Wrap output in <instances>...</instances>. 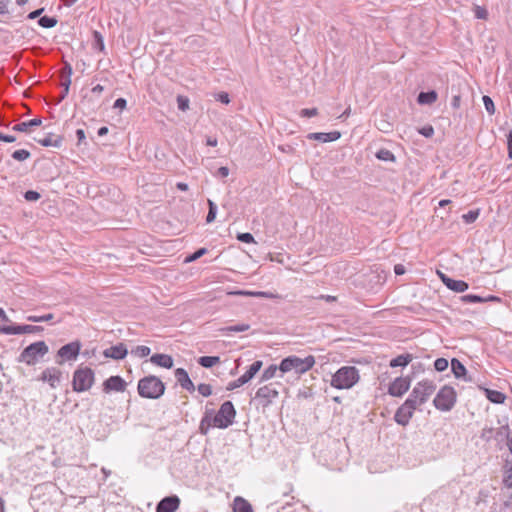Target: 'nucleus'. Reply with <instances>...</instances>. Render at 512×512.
I'll use <instances>...</instances> for the list:
<instances>
[{"label": "nucleus", "mask_w": 512, "mask_h": 512, "mask_svg": "<svg viewBox=\"0 0 512 512\" xmlns=\"http://www.w3.org/2000/svg\"><path fill=\"white\" fill-rule=\"evenodd\" d=\"M360 380L359 370L354 366H342L331 377L330 385L333 388L351 389Z\"/></svg>", "instance_id": "nucleus-2"}, {"label": "nucleus", "mask_w": 512, "mask_h": 512, "mask_svg": "<svg viewBox=\"0 0 512 512\" xmlns=\"http://www.w3.org/2000/svg\"><path fill=\"white\" fill-rule=\"evenodd\" d=\"M48 350V346L44 341L32 343L21 352L19 361L27 365H34L48 353Z\"/></svg>", "instance_id": "nucleus-5"}, {"label": "nucleus", "mask_w": 512, "mask_h": 512, "mask_svg": "<svg viewBox=\"0 0 512 512\" xmlns=\"http://www.w3.org/2000/svg\"><path fill=\"white\" fill-rule=\"evenodd\" d=\"M451 369L456 378L465 377L467 372L465 366L456 358L451 360Z\"/></svg>", "instance_id": "nucleus-28"}, {"label": "nucleus", "mask_w": 512, "mask_h": 512, "mask_svg": "<svg viewBox=\"0 0 512 512\" xmlns=\"http://www.w3.org/2000/svg\"><path fill=\"white\" fill-rule=\"evenodd\" d=\"M137 390L143 398L158 399L165 392V384L160 378L149 375L139 380Z\"/></svg>", "instance_id": "nucleus-3"}, {"label": "nucleus", "mask_w": 512, "mask_h": 512, "mask_svg": "<svg viewBox=\"0 0 512 512\" xmlns=\"http://www.w3.org/2000/svg\"><path fill=\"white\" fill-rule=\"evenodd\" d=\"M233 512H254L251 504L244 498L237 496L233 501Z\"/></svg>", "instance_id": "nucleus-24"}, {"label": "nucleus", "mask_w": 512, "mask_h": 512, "mask_svg": "<svg viewBox=\"0 0 512 512\" xmlns=\"http://www.w3.org/2000/svg\"><path fill=\"white\" fill-rule=\"evenodd\" d=\"M198 363L204 368H211L220 363V358L218 356H202L198 359Z\"/></svg>", "instance_id": "nucleus-32"}, {"label": "nucleus", "mask_w": 512, "mask_h": 512, "mask_svg": "<svg viewBox=\"0 0 512 512\" xmlns=\"http://www.w3.org/2000/svg\"><path fill=\"white\" fill-rule=\"evenodd\" d=\"M436 384L432 380H422L418 382L412 389L408 399H411L416 407L427 402L429 397L435 392Z\"/></svg>", "instance_id": "nucleus-4"}, {"label": "nucleus", "mask_w": 512, "mask_h": 512, "mask_svg": "<svg viewBox=\"0 0 512 512\" xmlns=\"http://www.w3.org/2000/svg\"><path fill=\"white\" fill-rule=\"evenodd\" d=\"M61 371L56 367L46 368L42 374L40 379L44 382H47L51 388H56L61 379Z\"/></svg>", "instance_id": "nucleus-16"}, {"label": "nucleus", "mask_w": 512, "mask_h": 512, "mask_svg": "<svg viewBox=\"0 0 512 512\" xmlns=\"http://www.w3.org/2000/svg\"><path fill=\"white\" fill-rule=\"evenodd\" d=\"M126 382L120 376H111L103 383V391L109 393L111 391L124 392L126 389Z\"/></svg>", "instance_id": "nucleus-14"}, {"label": "nucleus", "mask_w": 512, "mask_h": 512, "mask_svg": "<svg viewBox=\"0 0 512 512\" xmlns=\"http://www.w3.org/2000/svg\"><path fill=\"white\" fill-rule=\"evenodd\" d=\"M42 120L40 118H34L29 121L20 122L12 127L13 131L18 132H29L31 128L40 126Z\"/></svg>", "instance_id": "nucleus-22"}, {"label": "nucleus", "mask_w": 512, "mask_h": 512, "mask_svg": "<svg viewBox=\"0 0 512 512\" xmlns=\"http://www.w3.org/2000/svg\"><path fill=\"white\" fill-rule=\"evenodd\" d=\"M457 400V394L453 387L445 385L436 394L433 404L436 409L447 412L450 411Z\"/></svg>", "instance_id": "nucleus-6"}, {"label": "nucleus", "mask_w": 512, "mask_h": 512, "mask_svg": "<svg viewBox=\"0 0 512 512\" xmlns=\"http://www.w3.org/2000/svg\"><path fill=\"white\" fill-rule=\"evenodd\" d=\"M376 157L379 160H383V161H394L395 160L394 154L388 149H380L376 153Z\"/></svg>", "instance_id": "nucleus-35"}, {"label": "nucleus", "mask_w": 512, "mask_h": 512, "mask_svg": "<svg viewBox=\"0 0 512 512\" xmlns=\"http://www.w3.org/2000/svg\"><path fill=\"white\" fill-rule=\"evenodd\" d=\"M216 99L223 104H229V102H230L229 95L225 92L219 93L217 95Z\"/></svg>", "instance_id": "nucleus-59"}, {"label": "nucleus", "mask_w": 512, "mask_h": 512, "mask_svg": "<svg viewBox=\"0 0 512 512\" xmlns=\"http://www.w3.org/2000/svg\"><path fill=\"white\" fill-rule=\"evenodd\" d=\"M81 349V344L78 341L70 342L64 346H62L58 352L57 356L61 358L57 363L62 364L64 360H74L79 355Z\"/></svg>", "instance_id": "nucleus-12"}, {"label": "nucleus", "mask_w": 512, "mask_h": 512, "mask_svg": "<svg viewBox=\"0 0 512 512\" xmlns=\"http://www.w3.org/2000/svg\"><path fill=\"white\" fill-rule=\"evenodd\" d=\"M249 328H250V326L248 324H237V325L228 326V327L224 328L223 330L226 332L238 333V332L247 331Z\"/></svg>", "instance_id": "nucleus-41"}, {"label": "nucleus", "mask_w": 512, "mask_h": 512, "mask_svg": "<svg viewBox=\"0 0 512 512\" xmlns=\"http://www.w3.org/2000/svg\"><path fill=\"white\" fill-rule=\"evenodd\" d=\"M43 331V327L35 325H5L0 326V333L6 335L36 334Z\"/></svg>", "instance_id": "nucleus-11"}, {"label": "nucleus", "mask_w": 512, "mask_h": 512, "mask_svg": "<svg viewBox=\"0 0 512 512\" xmlns=\"http://www.w3.org/2000/svg\"><path fill=\"white\" fill-rule=\"evenodd\" d=\"M236 416V410L231 401H225L219 411L213 417L214 427L225 429L233 424Z\"/></svg>", "instance_id": "nucleus-8"}, {"label": "nucleus", "mask_w": 512, "mask_h": 512, "mask_svg": "<svg viewBox=\"0 0 512 512\" xmlns=\"http://www.w3.org/2000/svg\"><path fill=\"white\" fill-rule=\"evenodd\" d=\"M54 318V315L52 313H48L42 316H36V315H29L27 316V320L29 322H48L51 321Z\"/></svg>", "instance_id": "nucleus-36"}, {"label": "nucleus", "mask_w": 512, "mask_h": 512, "mask_svg": "<svg viewBox=\"0 0 512 512\" xmlns=\"http://www.w3.org/2000/svg\"><path fill=\"white\" fill-rule=\"evenodd\" d=\"M180 505V499L176 495L164 497L156 506V512H175Z\"/></svg>", "instance_id": "nucleus-15"}, {"label": "nucleus", "mask_w": 512, "mask_h": 512, "mask_svg": "<svg viewBox=\"0 0 512 512\" xmlns=\"http://www.w3.org/2000/svg\"><path fill=\"white\" fill-rule=\"evenodd\" d=\"M460 102H461V97L460 95H455L453 98H452V102H451V105L453 108L457 109L459 108L460 106Z\"/></svg>", "instance_id": "nucleus-64"}, {"label": "nucleus", "mask_w": 512, "mask_h": 512, "mask_svg": "<svg viewBox=\"0 0 512 512\" xmlns=\"http://www.w3.org/2000/svg\"><path fill=\"white\" fill-rule=\"evenodd\" d=\"M444 284L450 290H452L454 292H458V293L466 291L469 287L468 283H466L465 281L455 280L452 278L444 279Z\"/></svg>", "instance_id": "nucleus-21"}, {"label": "nucleus", "mask_w": 512, "mask_h": 512, "mask_svg": "<svg viewBox=\"0 0 512 512\" xmlns=\"http://www.w3.org/2000/svg\"><path fill=\"white\" fill-rule=\"evenodd\" d=\"M416 409L417 407L413 404L412 400L407 398L396 410L394 415L395 422L401 426H407Z\"/></svg>", "instance_id": "nucleus-10"}, {"label": "nucleus", "mask_w": 512, "mask_h": 512, "mask_svg": "<svg viewBox=\"0 0 512 512\" xmlns=\"http://www.w3.org/2000/svg\"><path fill=\"white\" fill-rule=\"evenodd\" d=\"M488 16V12L485 8L483 7H480V6H476L475 7V17L477 19H486Z\"/></svg>", "instance_id": "nucleus-53"}, {"label": "nucleus", "mask_w": 512, "mask_h": 512, "mask_svg": "<svg viewBox=\"0 0 512 512\" xmlns=\"http://www.w3.org/2000/svg\"><path fill=\"white\" fill-rule=\"evenodd\" d=\"M278 372H280V365L271 364L262 372L260 381H268L276 377Z\"/></svg>", "instance_id": "nucleus-30"}, {"label": "nucleus", "mask_w": 512, "mask_h": 512, "mask_svg": "<svg viewBox=\"0 0 512 512\" xmlns=\"http://www.w3.org/2000/svg\"><path fill=\"white\" fill-rule=\"evenodd\" d=\"M175 378L183 389L189 392H193L195 390V386L185 369L177 368L175 370Z\"/></svg>", "instance_id": "nucleus-18"}, {"label": "nucleus", "mask_w": 512, "mask_h": 512, "mask_svg": "<svg viewBox=\"0 0 512 512\" xmlns=\"http://www.w3.org/2000/svg\"><path fill=\"white\" fill-rule=\"evenodd\" d=\"M503 483L507 488H512V463L506 465Z\"/></svg>", "instance_id": "nucleus-38"}, {"label": "nucleus", "mask_w": 512, "mask_h": 512, "mask_svg": "<svg viewBox=\"0 0 512 512\" xmlns=\"http://www.w3.org/2000/svg\"><path fill=\"white\" fill-rule=\"evenodd\" d=\"M409 377H397L388 387V393L394 397L403 396L410 388Z\"/></svg>", "instance_id": "nucleus-13"}, {"label": "nucleus", "mask_w": 512, "mask_h": 512, "mask_svg": "<svg viewBox=\"0 0 512 512\" xmlns=\"http://www.w3.org/2000/svg\"><path fill=\"white\" fill-rule=\"evenodd\" d=\"M315 365V357L308 355L305 358H300L296 355L288 356L280 362V376L285 373L294 372L297 375H302L313 368Z\"/></svg>", "instance_id": "nucleus-1"}, {"label": "nucleus", "mask_w": 512, "mask_h": 512, "mask_svg": "<svg viewBox=\"0 0 512 512\" xmlns=\"http://www.w3.org/2000/svg\"><path fill=\"white\" fill-rule=\"evenodd\" d=\"M434 368L438 372H443L448 368V360L445 358H438L434 362Z\"/></svg>", "instance_id": "nucleus-43"}, {"label": "nucleus", "mask_w": 512, "mask_h": 512, "mask_svg": "<svg viewBox=\"0 0 512 512\" xmlns=\"http://www.w3.org/2000/svg\"><path fill=\"white\" fill-rule=\"evenodd\" d=\"M94 372L88 367H80L74 371L72 387L75 392L88 391L94 384Z\"/></svg>", "instance_id": "nucleus-7"}, {"label": "nucleus", "mask_w": 512, "mask_h": 512, "mask_svg": "<svg viewBox=\"0 0 512 512\" xmlns=\"http://www.w3.org/2000/svg\"><path fill=\"white\" fill-rule=\"evenodd\" d=\"M247 382L245 380H243V377L240 376L238 379L230 382L227 386V390H234L236 388H239L241 387L242 385L246 384Z\"/></svg>", "instance_id": "nucleus-49"}, {"label": "nucleus", "mask_w": 512, "mask_h": 512, "mask_svg": "<svg viewBox=\"0 0 512 512\" xmlns=\"http://www.w3.org/2000/svg\"><path fill=\"white\" fill-rule=\"evenodd\" d=\"M412 360H413L412 354H410V353L401 354V355H398L397 357L393 358L390 361L389 366L392 368L406 367Z\"/></svg>", "instance_id": "nucleus-26"}, {"label": "nucleus", "mask_w": 512, "mask_h": 512, "mask_svg": "<svg viewBox=\"0 0 512 512\" xmlns=\"http://www.w3.org/2000/svg\"><path fill=\"white\" fill-rule=\"evenodd\" d=\"M151 352V349L148 346L139 345L131 350V354L140 358H144L148 356Z\"/></svg>", "instance_id": "nucleus-33"}, {"label": "nucleus", "mask_w": 512, "mask_h": 512, "mask_svg": "<svg viewBox=\"0 0 512 512\" xmlns=\"http://www.w3.org/2000/svg\"><path fill=\"white\" fill-rule=\"evenodd\" d=\"M262 366L263 362L261 360L254 361L242 375L243 380L248 383L261 370Z\"/></svg>", "instance_id": "nucleus-27"}, {"label": "nucleus", "mask_w": 512, "mask_h": 512, "mask_svg": "<svg viewBox=\"0 0 512 512\" xmlns=\"http://www.w3.org/2000/svg\"><path fill=\"white\" fill-rule=\"evenodd\" d=\"M237 239L244 243L254 242V237L251 233H240L238 234Z\"/></svg>", "instance_id": "nucleus-54"}, {"label": "nucleus", "mask_w": 512, "mask_h": 512, "mask_svg": "<svg viewBox=\"0 0 512 512\" xmlns=\"http://www.w3.org/2000/svg\"><path fill=\"white\" fill-rule=\"evenodd\" d=\"M405 271V267L402 264H397L394 266V272L396 275H403Z\"/></svg>", "instance_id": "nucleus-63"}, {"label": "nucleus", "mask_w": 512, "mask_h": 512, "mask_svg": "<svg viewBox=\"0 0 512 512\" xmlns=\"http://www.w3.org/2000/svg\"><path fill=\"white\" fill-rule=\"evenodd\" d=\"M24 198L27 201H37L40 198V194L34 190H28L24 194Z\"/></svg>", "instance_id": "nucleus-52"}, {"label": "nucleus", "mask_w": 512, "mask_h": 512, "mask_svg": "<svg viewBox=\"0 0 512 512\" xmlns=\"http://www.w3.org/2000/svg\"><path fill=\"white\" fill-rule=\"evenodd\" d=\"M279 391L277 390L275 384L270 383L268 385H264L259 387L255 393L254 401L257 406H261L262 408H266L272 404V402L278 398Z\"/></svg>", "instance_id": "nucleus-9"}, {"label": "nucleus", "mask_w": 512, "mask_h": 512, "mask_svg": "<svg viewBox=\"0 0 512 512\" xmlns=\"http://www.w3.org/2000/svg\"><path fill=\"white\" fill-rule=\"evenodd\" d=\"M127 105V101L124 98H118L114 102V108L124 109Z\"/></svg>", "instance_id": "nucleus-61"}, {"label": "nucleus", "mask_w": 512, "mask_h": 512, "mask_svg": "<svg viewBox=\"0 0 512 512\" xmlns=\"http://www.w3.org/2000/svg\"><path fill=\"white\" fill-rule=\"evenodd\" d=\"M461 300L465 303H484V297L474 294H467L461 297Z\"/></svg>", "instance_id": "nucleus-39"}, {"label": "nucleus", "mask_w": 512, "mask_h": 512, "mask_svg": "<svg viewBox=\"0 0 512 512\" xmlns=\"http://www.w3.org/2000/svg\"><path fill=\"white\" fill-rule=\"evenodd\" d=\"M71 75H72V67L70 64L66 63L65 66L62 68L61 77L71 78Z\"/></svg>", "instance_id": "nucleus-57"}, {"label": "nucleus", "mask_w": 512, "mask_h": 512, "mask_svg": "<svg viewBox=\"0 0 512 512\" xmlns=\"http://www.w3.org/2000/svg\"><path fill=\"white\" fill-rule=\"evenodd\" d=\"M198 392L204 396L208 397L212 394V387L209 384L201 383L198 385Z\"/></svg>", "instance_id": "nucleus-46"}, {"label": "nucleus", "mask_w": 512, "mask_h": 512, "mask_svg": "<svg viewBox=\"0 0 512 512\" xmlns=\"http://www.w3.org/2000/svg\"><path fill=\"white\" fill-rule=\"evenodd\" d=\"M508 156L512 159V130L507 135Z\"/></svg>", "instance_id": "nucleus-60"}, {"label": "nucleus", "mask_w": 512, "mask_h": 512, "mask_svg": "<svg viewBox=\"0 0 512 512\" xmlns=\"http://www.w3.org/2000/svg\"><path fill=\"white\" fill-rule=\"evenodd\" d=\"M212 415H213V410H206L205 415L201 419L200 426H199V431L201 434L207 435L210 428L212 426L214 427Z\"/></svg>", "instance_id": "nucleus-23"}, {"label": "nucleus", "mask_w": 512, "mask_h": 512, "mask_svg": "<svg viewBox=\"0 0 512 512\" xmlns=\"http://www.w3.org/2000/svg\"><path fill=\"white\" fill-rule=\"evenodd\" d=\"M207 203H208L209 211H208V214H207V217H206V222H207V223H211V222H213V221L215 220V218H216L217 206H216V204H215L212 200H210V199H208Z\"/></svg>", "instance_id": "nucleus-34"}, {"label": "nucleus", "mask_w": 512, "mask_h": 512, "mask_svg": "<svg viewBox=\"0 0 512 512\" xmlns=\"http://www.w3.org/2000/svg\"><path fill=\"white\" fill-rule=\"evenodd\" d=\"M94 40H95V45L96 47L100 50V51H103L105 46H104V41H103V37L102 35L98 32V31H94Z\"/></svg>", "instance_id": "nucleus-50"}, {"label": "nucleus", "mask_w": 512, "mask_h": 512, "mask_svg": "<svg viewBox=\"0 0 512 512\" xmlns=\"http://www.w3.org/2000/svg\"><path fill=\"white\" fill-rule=\"evenodd\" d=\"M40 145L44 147H60L62 143V138L59 136H54L52 134L46 135L43 138L35 139Z\"/></svg>", "instance_id": "nucleus-25"}, {"label": "nucleus", "mask_w": 512, "mask_h": 512, "mask_svg": "<svg viewBox=\"0 0 512 512\" xmlns=\"http://www.w3.org/2000/svg\"><path fill=\"white\" fill-rule=\"evenodd\" d=\"M178 108L181 111H186L189 108V99L184 96L177 97Z\"/></svg>", "instance_id": "nucleus-48"}, {"label": "nucleus", "mask_w": 512, "mask_h": 512, "mask_svg": "<svg viewBox=\"0 0 512 512\" xmlns=\"http://www.w3.org/2000/svg\"><path fill=\"white\" fill-rule=\"evenodd\" d=\"M264 291H237L235 294L237 295H245L257 298H263Z\"/></svg>", "instance_id": "nucleus-51"}, {"label": "nucleus", "mask_w": 512, "mask_h": 512, "mask_svg": "<svg viewBox=\"0 0 512 512\" xmlns=\"http://www.w3.org/2000/svg\"><path fill=\"white\" fill-rule=\"evenodd\" d=\"M486 396L491 402L496 404H502L506 399V396L502 392L491 389H486Z\"/></svg>", "instance_id": "nucleus-31"}, {"label": "nucleus", "mask_w": 512, "mask_h": 512, "mask_svg": "<svg viewBox=\"0 0 512 512\" xmlns=\"http://www.w3.org/2000/svg\"><path fill=\"white\" fill-rule=\"evenodd\" d=\"M150 362L167 369L173 367V358L167 354H154L151 356Z\"/></svg>", "instance_id": "nucleus-20"}, {"label": "nucleus", "mask_w": 512, "mask_h": 512, "mask_svg": "<svg viewBox=\"0 0 512 512\" xmlns=\"http://www.w3.org/2000/svg\"><path fill=\"white\" fill-rule=\"evenodd\" d=\"M0 140L7 142V143H12L16 140V137L13 135H5V134L0 133Z\"/></svg>", "instance_id": "nucleus-62"}, {"label": "nucleus", "mask_w": 512, "mask_h": 512, "mask_svg": "<svg viewBox=\"0 0 512 512\" xmlns=\"http://www.w3.org/2000/svg\"><path fill=\"white\" fill-rule=\"evenodd\" d=\"M12 157L17 161H24L30 157V152L25 149H19L13 152Z\"/></svg>", "instance_id": "nucleus-40"}, {"label": "nucleus", "mask_w": 512, "mask_h": 512, "mask_svg": "<svg viewBox=\"0 0 512 512\" xmlns=\"http://www.w3.org/2000/svg\"><path fill=\"white\" fill-rule=\"evenodd\" d=\"M318 114L317 108H305L300 111V116L302 117H314Z\"/></svg>", "instance_id": "nucleus-55"}, {"label": "nucleus", "mask_w": 512, "mask_h": 512, "mask_svg": "<svg viewBox=\"0 0 512 512\" xmlns=\"http://www.w3.org/2000/svg\"><path fill=\"white\" fill-rule=\"evenodd\" d=\"M206 252H207L206 248H200L197 251H195L192 255L188 256L186 258V262L195 261V260L199 259L201 256H203L204 254H206Z\"/></svg>", "instance_id": "nucleus-47"}, {"label": "nucleus", "mask_w": 512, "mask_h": 512, "mask_svg": "<svg viewBox=\"0 0 512 512\" xmlns=\"http://www.w3.org/2000/svg\"><path fill=\"white\" fill-rule=\"evenodd\" d=\"M420 133L425 137H431L434 134V129L432 126H426L420 130Z\"/></svg>", "instance_id": "nucleus-58"}, {"label": "nucleus", "mask_w": 512, "mask_h": 512, "mask_svg": "<svg viewBox=\"0 0 512 512\" xmlns=\"http://www.w3.org/2000/svg\"><path fill=\"white\" fill-rule=\"evenodd\" d=\"M38 23L43 28H52L57 24V20L53 17L43 16L39 19Z\"/></svg>", "instance_id": "nucleus-37"}, {"label": "nucleus", "mask_w": 512, "mask_h": 512, "mask_svg": "<svg viewBox=\"0 0 512 512\" xmlns=\"http://www.w3.org/2000/svg\"><path fill=\"white\" fill-rule=\"evenodd\" d=\"M278 149L280 151H282L283 153H287V154H294L295 153V148L292 145H290V144L279 145Z\"/></svg>", "instance_id": "nucleus-56"}, {"label": "nucleus", "mask_w": 512, "mask_h": 512, "mask_svg": "<svg viewBox=\"0 0 512 512\" xmlns=\"http://www.w3.org/2000/svg\"><path fill=\"white\" fill-rule=\"evenodd\" d=\"M479 216L478 210H470L466 214H463L462 218L465 223L470 224L473 223Z\"/></svg>", "instance_id": "nucleus-42"}, {"label": "nucleus", "mask_w": 512, "mask_h": 512, "mask_svg": "<svg viewBox=\"0 0 512 512\" xmlns=\"http://www.w3.org/2000/svg\"><path fill=\"white\" fill-rule=\"evenodd\" d=\"M128 350L123 343L111 346L104 350L103 355L107 358L120 360L126 357Z\"/></svg>", "instance_id": "nucleus-17"}, {"label": "nucleus", "mask_w": 512, "mask_h": 512, "mask_svg": "<svg viewBox=\"0 0 512 512\" xmlns=\"http://www.w3.org/2000/svg\"><path fill=\"white\" fill-rule=\"evenodd\" d=\"M61 86L64 88V95H60L58 103L61 102L68 94L71 85V78L61 77Z\"/></svg>", "instance_id": "nucleus-45"}, {"label": "nucleus", "mask_w": 512, "mask_h": 512, "mask_svg": "<svg viewBox=\"0 0 512 512\" xmlns=\"http://www.w3.org/2000/svg\"><path fill=\"white\" fill-rule=\"evenodd\" d=\"M340 137H341V133L338 131H332V132H328V133L315 132V133H310L307 135V138L309 140H317V141H320L323 143L336 141Z\"/></svg>", "instance_id": "nucleus-19"}, {"label": "nucleus", "mask_w": 512, "mask_h": 512, "mask_svg": "<svg viewBox=\"0 0 512 512\" xmlns=\"http://www.w3.org/2000/svg\"><path fill=\"white\" fill-rule=\"evenodd\" d=\"M483 104L485 106L486 111L492 115L495 112V106L493 100L489 96H483L482 98Z\"/></svg>", "instance_id": "nucleus-44"}, {"label": "nucleus", "mask_w": 512, "mask_h": 512, "mask_svg": "<svg viewBox=\"0 0 512 512\" xmlns=\"http://www.w3.org/2000/svg\"><path fill=\"white\" fill-rule=\"evenodd\" d=\"M437 100V93L434 90L428 92H420L417 101L420 104H432Z\"/></svg>", "instance_id": "nucleus-29"}]
</instances>
